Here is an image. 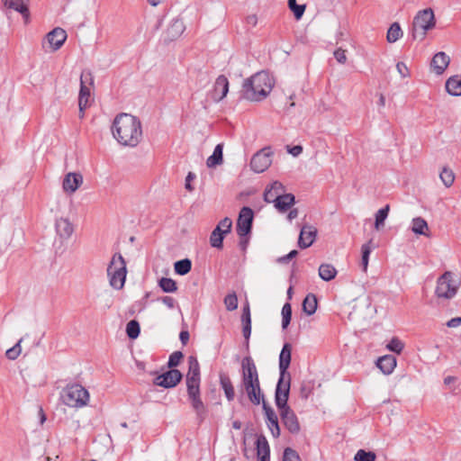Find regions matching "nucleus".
Masks as SVG:
<instances>
[{
	"mask_svg": "<svg viewBox=\"0 0 461 461\" xmlns=\"http://www.w3.org/2000/svg\"><path fill=\"white\" fill-rule=\"evenodd\" d=\"M112 133L121 145L134 148L142 139L141 122L134 115L122 113L113 119Z\"/></svg>",
	"mask_w": 461,
	"mask_h": 461,
	"instance_id": "obj_1",
	"label": "nucleus"
},
{
	"mask_svg": "<svg viewBox=\"0 0 461 461\" xmlns=\"http://www.w3.org/2000/svg\"><path fill=\"white\" fill-rule=\"evenodd\" d=\"M240 388L252 404L259 405L265 401L260 387L258 372L254 360L250 357H245L241 361Z\"/></svg>",
	"mask_w": 461,
	"mask_h": 461,
	"instance_id": "obj_2",
	"label": "nucleus"
},
{
	"mask_svg": "<svg viewBox=\"0 0 461 461\" xmlns=\"http://www.w3.org/2000/svg\"><path fill=\"white\" fill-rule=\"evenodd\" d=\"M274 81L267 72L261 71L247 78L242 85V95L249 101H261L271 92Z\"/></svg>",
	"mask_w": 461,
	"mask_h": 461,
	"instance_id": "obj_3",
	"label": "nucleus"
},
{
	"mask_svg": "<svg viewBox=\"0 0 461 461\" xmlns=\"http://www.w3.org/2000/svg\"><path fill=\"white\" fill-rule=\"evenodd\" d=\"M61 398L67 406L78 409L87 405L89 393L81 384H73L64 388Z\"/></svg>",
	"mask_w": 461,
	"mask_h": 461,
	"instance_id": "obj_4",
	"label": "nucleus"
},
{
	"mask_svg": "<svg viewBox=\"0 0 461 461\" xmlns=\"http://www.w3.org/2000/svg\"><path fill=\"white\" fill-rule=\"evenodd\" d=\"M435 16L432 9L420 11L412 22L411 36L413 40L422 41L428 31L435 26Z\"/></svg>",
	"mask_w": 461,
	"mask_h": 461,
	"instance_id": "obj_5",
	"label": "nucleus"
},
{
	"mask_svg": "<svg viewBox=\"0 0 461 461\" xmlns=\"http://www.w3.org/2000/svg\"><path fill=\"white\" fill-rule=\"evenodd\" d=\"M126 274V262L123 257L120 253L114 254L107 267L111 286L117 290L122 289L125 283Z\"/></svg>",
	"mask_w": 461,
	"mask_h": 461,
	"instance_id": "obj_6",
	"label": "nucleus"
},
{
	"mask_svg": "<svg viewBox=\"0 0 461 461\" xmlns=\"http://www.w3.org/2000/svg\"><path fill=\"white\" fill-rule=\"evenodd\" d=\"M460 281L450 271H446L438 278L435 294L438 298L451 299L459 288Z\"/></svg>",
	"mask_w": 461,
	"mask_h": 461,
	"instance_id": "obj_7",
	"label": "nucleus"
},
{
	"mask_svg": "<svg viewBox=\"0 0 461 461\" xmlns=\"http://www.w3.org/2000/svg\"><path fill=\"white\" fill-rule=\"evenodd\" d=\"M94 85V77L89 70H85L80 76V90L78 96V106L80 117L85 114V110L89 105L91 97V87Z\"/></svg>",
	"mask_w": 461,
	"mask_h": 461,
	"instance_id": "obj_8",
	"label": "nucleus"
},
{
	"mask_svg": "<svg viewBox=\"0 0 461 461\" xmlns=\"http://www.w3.org/2000/svg\"><path fill=\"white\" fill-rule=\"evenodd\" d=\"M290 386L291 376L279 375V379L275 393V402L278 411L290 407L287 404L290 393Z\"/></svg>",
	"mask_w": 461,
	"mask_h": 461,
	"instance_id": "obj_9",
	"label": "nucleus"
},
{
	"mask_svg": "<svg viewBox=\"0 0 461 461\" xmlns=\"http://www.w3.org/2000/svg\"><path fill=\"white\" fill-rule=\"evenodd\" d=\"M191 406L196 414L199 423L203 422L208 414V409L202 401L200 387L186 388Z\"/></svg>",
	"mask_w": 461,
	"mask_h": 461,
	"instance_id": "obj_10",
	"label": "nucleus"
},
{
	"mask_svg": "<svg viewBox=\"0 0 461 461\" xmlns=\"http://www.w3.org/2000/svg\"><path fill=\"white\" fill-rule=\"evenodd\" d=\"M254 212L250 207L244 206L241 208L237 220V233L242 238L249 235L251 231Z\"/></svg>",
	"mask_w": 461,
	"mask_h": 461,
	"instance_id": "obj_11",
	"label": "nucleus"
},
{
	"mask_svg": "<svg viewBox=\"0 0 461 461\" xmlns=\"http://www.w3.org/2000/svg\"><path fill=\"white\" fill-rule=\"evenodd\" d=\"M270 190L264 192V200L267 203H274L275 207L281 212H286L294 203V195L292 194H280L273 196Z\"/></svg>",
	"mask_w": 461,
	"mask_h": 461,
	"instance_id": "obj_12",
	"label": "nucleus"
},
{
	"mask_svg": "<svg viewBox=\"0 0 461 461\" xmlns=\"http://www.w3.org/2000/svg\"><path fill=\"white\" fill-rule=\"evenodd\" d=\"M186 388L200 387V365L194 356L188 357V372L186 374Z\"/></svg>",
	"mask_w": 461,
	"mask_h": 461,
	"instance_id": "obj_13",
	"label": "nucleus"
},
{
	"mask_svg": "<svg viewBox=\"0 0 461 461\" xmlns=\"http://www.w3.org/2000/svg\"><path fill=\"white\" fill-rule=\"evenodd\" d=\"M279 414L284 426L290 433L298 434L300 432V422L291 407L279 410Z\"/></svg>",
	"mask_w": 461,
	"mask_h": 461,
	"instance_id": "obj_14",
	"label": "nucleus"
},
{
	"mask_svg": "<svg viewBox=\"0 0 461 461\" xmlns=\"http://www.w3.org/2000/svg\"><path fill=\"white\" fill-rule=\"evenodd\" d=\"M182 379V374L177 369H170L154 379L156 385L164 388L175 387Z\"/></svg>",
	"mask_w": 461,
	"mask_h": 461,
	"instance_id": "obj_15",
	"label": "nucleus"
},
{
	"mask_svg": "<svg viewBox=\"0 0 461 461\" xmlns=\"http://www.w3.org/2000/svg\"><path fill=\"white\" fill-rule=\"evenodd\" d=\"M270 153L267 149L257 152L250 160V167L256 173H262L271 165Z\"/></svg>",
	"mask_w": 461,
	"mask_h": 461,
	"instance_id": "obj_16",
	"label": "nucleus"
},
{
	"mask_svg": "<svg viewBox=\"0 0 461 461\" xmlns=\"http://www.w3.org/2000/svg\"><path fill=\"white\" fill-rule=\"evenodd\" d=\"M262 408L266 415L267 428L271 431L272 436L277 438L281 432L277 415L265 401H263Z\"/></svg>",
	"mask_w": 461,
	"mask_h": 461,
	"instance_id": "obj_17",
	"label": "nucleus"
},
{
	"mask_svg": "<svg viewBox=\"0 0 461 461\" xmlns=\"http://www.w3.org/2000/svg\"><path fill=\"white\" fill-rule=\"evenodd\" d=\"M67 37L68 35L66 31L62 28L57 27L46 35V41L50 44V48L53 51H56L61 48L66 41Z\"/></svg>",
	"mask_w": 461,
	"mask_h": 461,
	"instance_id": "obj_18",
	"label": "nucleus"
},
{
	"mask_svg": "<svg viewBox=\"0 0 461 461\" xmlns=\"http://www.w3.org/2000/svg\"><path fill=\"white\" fill-rule=\"evenodd\" d=\"M317 237V229L312 225H303L301 229L298 246L301 249H307L311 247L315 241Z\"/></svg>",
	"mask_w": 461,
	"mask_h": 461,
	"instance_id": "obj_19",
	"label": "nucleus"
},
{
	"mask_svg": "<svg viewBox=\"0 0 461 461\" xmlns=\"http://www.w3.org/2000/svg\"><path fill=\"white\" fill-rule=\"evenodd\" d=\"M185 30V25L182 19L174 18L165 32V41H173L178 39Z\"/></svg>",
	"mask_w": 461,
	"mask_h": 461,
	"instance_id": "obj_20",
	"label": "nucleus"
},
{
	"mask_svg": "<svg viewBox=\"0 0 461 461\" xmlns=\"http://www.w3.org/2000/svg\"><path fill=\"white\" fill-rule=\"evenodd\" d=\"M55 230L59 239L67 240L72 236L74 226L68 218L60 217L56 220Z\"/></svg>",
	"mask_w": 461,
	"mask_h": 461,
	"instance_id": "obj_21",
	"label": "nucleus"
},
{
	"mask_svg": "<svg viewBox=\"0 0 461 461\" xmlns=\"http://www.w3.org/2000/svg\"><path fill=\"white\" fill-rule=\"evenodd\" d=\"M228 92V78L224 75H221L215 80L212 97L215 102H220L227 95Z\"/></svg>",
	"mask_w": 461,
	"mask_h": 461,
	"instance_id": "obj_22",
	"label": "nucleus"
},
{
	"mask_svg": "<svg viewBox=\"0 0 461 461\" xmlns=\"http://www.w3.org/2000/svg\"><path fill=\"white\" fill-rule=\"evenodd\" d=\"M292 346L289 343H285L279 355V372L282 376H291L287 372L291 363Z\"/></svg>",
	"mask_w": 461,
	"mask_h": 461,
	"instance_id": "obj_23",
	"label": "nucleus"
},
{
	"mask_svg": "<svg viewBox=\"0 0 461 461\" xmlns=\"http://www.w3.org/2000/svg\"><path fill=\"white\" fill-rule=\"evenodd\" d=\"M449 62V57L445 52L439 51L434 55L430 65L437 75H441L448 67Z\"/></svg>",
	"mask_w": 461,
	"mask_h": 461,
	"instance_id": "obj_24",
	"label": "nucleus"
},
{
	"mask_svg": "<svg viewBox=\"0 0 461 461\" xmlns=\"http://www.w3.org/2000/svg\"><path fill=\"white\" fill-rule=\"evenodd\" d=\"M257 455L259 461H270V447L264 435L258 437L256 441Z\"/></svg>",
	"mask_w": 461,
	"mask_h": 461,
	"instance_id": "obj_25",
	"label": "nucleus"
},
{
	"mask_svg": "<svg viewBox=\"0 0 461 461\" xmlns=\"http://www.w3.org/2000/svg\"><path fill=\"white\" fill-rule=\"evenodd\" d=\"M83 182L80 174L68 173L63 180V189L68 193H74Z\"/></svg>",
	"mask_w": 461,
	"mask_h": 461,
	"instance_id": "obj_26",
	"label": "nucleus"
},
{
	"mask_svg": "<svg viewBox=\"0 0 461 461\" xmlns=\"http://www.w3.org/2000/svg\"><path fill=\"white\" fill-rule=\"evenodd\" d=\"M396 358L392 355H385L376 360V366L384 374L390 375L396 366Z\"/></svg>",
	"mask_w": 461,
	"mask_h": 461,
	"instance_id": "obj_27",
	"label": "nucleus"
},
{
	"mask_svg": "<svg viewBox=\"0 0 461 461\" xmlns=\"http://www.w3.org/2000/svg\"><path fill=\"white\" fill-rule=\"evenodd\" d=\"M5 5L10 9L20 13L25 19V23L29 20V9L25 0H3Z\"/></svg>",
	"mask_w": 461,
	"mask_h": 461,
	"instance_id": "obj_28",
	"label": "nucleus"
},
{
	"mask_svg": "<svg viewBox=\"0 0 461 461\" xmlns=\"http://www.w3.org/2000/svg\"><path fill=\"white\" fill-rule=\"evenodd\" d=\"M220 384L221 389L224 392L225 397L229 402H231L234 400L235 397V391L234 387L232 385L231 380L226 374H221L220 375Z\"/></svg>",
	"mask_w": 461,
	"mask_h": 461,
	"instance_id": "obj_29",
	"label": "nucleus"
},
{
	"mask_svg": "<svg viewBox=\"0 0 461 461\" xmlns=\"http://www.w3.org/2000/svg\"><path fill=\"white\" fill-rule=\"evenodd\" d=\"M447 92L453 96L461 95V77L458 75L450 77L446 82Z\"/></svg>",
	"mask_w": 461,
	"mask_h": 461,
	"instance_id": "obj_30",
	"label": "nucleus"
},
{
	"mask_svg": "<svg viewBox=\"0 0 461 461\" xmlns=\"http://www.w3.org/2000/svg\"><path fill=\"white\" fill-rule=\"evenodd\" d=\"M223 144L220 143L216 145L212 154L207 158L206 165L208 167H215L221 165L223 161L222 158Z\"/></svg>",
	"mask_w": 461,
	"mask_h": 461,
	"instance_id": "obj_31",
	"label": "nucleus"
},
{
	"mask_svg": "<svg viewBox=\"0 0 461 461\" xmlns=\"http://www.w3.org/2000/svg\"><path fill=\"white\" fill-rule=\"evenodd\" d=\"M337 276V270L331 264H321L319 267V276L324 281H330Z\"/></svg>",
	"mask_w": 461,
	"mask_h": 461,
	"instance_id": "obj_32",
	"label": "nucleus"
},
{
	"mask_svg": "<svg viewBox=\"0 0 461 461\" xmlns=\"http://www.w3.org/2000/svg\"><path fill=\"white\" fill-rule=\"evenodd\" d=\"M429 230L427 221L421 217H416L411 221V230L418 235L428 236Z\"/></svg>",
	"mask_w": 461,
	"mask_h": 461,
	"instance_id": "obj_33",
	"label": "nucleus"
},
{
	"mask_svg": "<svg viewBox=\"0 0 461 461\" xmlns=\"http://www.w3.org/2000/svg\"><path fill=\"white\" fill-rule=\"evenodd\" d=\"M317 309V299L313 294H309L306 295L303 302V311L307 315H312Z\"/></svg>",
	"mask_w": 461,
	"mask_h": 461,
	"instance_id": "obj_34",
	"label": "nucleus"
},
{
	"mask_svg": "<svg viewBox=\"0 0 461 461\" xmlns=\"http://www.w3.org/2000/svg\"><path fill=\"white\" fill-rule=\"evenodd\" d=\"M390 211L389 204L379 209L375 213V229L380 230L384 226V221L386 220Z\"/></svg>",
	"mask_w": 461,
	"mask_h": 461,
	"instance_id": "obj_35",
	"label": "nucleus"
},
{
	"mask_svg": "<svg viewBox=\"0 0 461 461\" xmlns=\"http://www.w3.org/2000/svg\"><path fill=\"white\" fill-rule=\"evenodd\" d=\"M402 36V31L398 23H393L387 31L386 39L390 43L397 41Z\"/></svg>",
	"mask_w": 461,
	"mask_h": 461,
	"instance_id": "obj_36",
	"label": "nucleus"
},
{
	"mask_svg": "<svg viewBox=\"0 0 461 461\" xmlns=\"http://www.w3.org/2000/svg\"><path fill=\"white\" fill-rule=\"evenodd\" d=\"M224 233L220 230V228H215L211 236H210V243L211 246L217 249H221L223 246V239Z\"/></svg>",
	"mask_w": 461,
	"mask_h": 461,
	"instance_id": "obj_37",
	"label": "nucleus"
},
{
	"mask_svg": "<svg viewBox=\"0 0 461 461\" xmlns=\"http://www.w3.org/2000/svg\"><path fill=\"white\" fill-rule=\"evenodd\" d=\"M175 272L180 276H185L190 272L192 262L188 258L178 260L175 263Z\"/></svg>",
	"mask_w": 461,
	"mask_h": 461,
	"instance_id": "obj_38",
	"label": "nucleus"
},
{
	"mask_svg": "<svg viewBox=\"0 0 461 461\" xmlns=\"http://www.w3.org/2000/svg\"><path fill=\"white\" fill-rule=\"evenodd\" d=\"M373 249L372 241H368L362 245L361 247V266L363 267V270L366 272L368 267V261H369V256Z\"/></svg>",
	"mask_w": 461,
	"mask_h": 461,
	"instance_id": "obj_39",
	"label": "nucleus"
},
{
	"mask_svg": "<svg viewBox=\"0 0 461 461\" xmlns=\"http://www.w3.org/2000/svg\"><path fill=\"white\" fill-rule=\"evenodd\" d=\"M158 285L165 293H174L177 289L176 283L173 279L167 277H162L158 281Z\"/></svg>",
	"mask_w": 461,
	"mask_h": 461,
	"instance_id": "obj_40",
	"label": "nucleus"
},
{
	"mask_svg": "<svg viewBox=\"0 0 461 461\" xmlns=\"http://www.w3.org/2000/svg\"><path fill=\"white\" fill-rule=\"evenodd\" d=\"M227 311L232 312L238 308V297L235 292L228 294L223 300Z\"/></svg>",
	"mask_w": 461,
	"mask_h": 461,
	"instance_id": "obj_41",
	"label": "nucleus"
},
{
	"mask_svg": "<svg viewBox=\"0 0 461 461\" xmlns=\"http://www.w3.org/2000/svg\"><path fill=\"white\" fill-rule=\"evenodd\" d=\"M140 324L137 321L131 320L126 325V333L130 339H136L140 334Z\"/></svg>",
	"mask_w": 461,
	"mask_h": 461,
	"instance_id": "obj_42",
	"label": "nucleus"
},
{
	"mask_svg": "<svg viewBox=\"0 0 461 461\" xmlns=\"http://www.w3.org/2000/svg\"><path fill=\"white\" fill-rule=\"evenodd\" d=\"M292 318V307L289 303L284 304L282 308V328L285 330L290 324Z\"/></svg>",
	"mask_w": 461,
	"mask_h": 461,
	"instance_id": "obj_43",
	"label": "nucleus"
},
{
	"mask_svg": "<svg viewBox=\"0 0 461 461\" xmlns=\"http://www.w3.org/2000/svg\"><path fill=\"white\" fill-rule=\"evenodd\" d=\"M439 177L446 187H450L455 180V175L453 171L446 167L442 169Z\"/></svg>",
	"mask_w": 461,
	"mask_h": 461,
	"instance_id": "obj_44",
	"label": "nucleus"
},
{
	"mask_svg": "<svg viewBox=\"0 0 461 461\" xmlns=\"http://www.w3.org/2000/svg\"><path fill=\"white\" fill-rule=\"evenodd\" d=\"M288 6L297 20L302 18L305 11L304 5H297L296 0H288Z\"/></svg>",
	"mask_w": 461,
	"mask_h": 461,
	"instance_id": "obj_45",
	"label": "nucleus"
},
{
	"mask_svg": "<svg viewBox=\"0 0 461 461\" xmlns=\"http://www.w3.org/2000/svg\"><path fill=\"white\" fill-rule=\"evenodd\" d=\"M404 348V344L396 337L393 338L387 344L386 348L392 352L400 355Z\"/></svg>",
	"mask_w": 461,
	"mask_h": 461,
	"instance_id": "obj_46",
	"label": "nucleus"
},
{
	"mask_svg": "<svg viewBox=\"0 0 461 461\" xmlns=\"http://www.w3.org/2000/svg\"><path fill=\"white\" fill-rule=\"evenodd\" d=\"M375 454L374 452L368 451L366 452L364 449H359L354 457L355 461H375Z\"/></svg>",
	"mask_w": 461,
	"mask_h": 461,
	"instance_id": "obj_47",
	"label": "nucleus"
},
{
	"mask_svg": "<svg viewBox=\"0 0 461 461\" xmlns=\"http://www.w3.org/2000/svg\"><path fill=\"white\" fill-rule=\"evenodd\" d=\"M283 461H302V459L294 449L286 447L284 450Z\"/></svg>",
	"mask_w": 461,
	"mask_h": 461,
	"instance_id": "obj_48",
	"label": "nucleus"
},
{
	"mask_svg": "<svg viewBox=\"0 0 461 461\" xmlns=\"http://www.w3.org/2000/svg\"><path fill=\"white\" fill-rule=\"evenodd\" d=\"M21 341L20 339L13 348H9L5 352V356L10 360L16 359L21 354Z\"/></svg>",
	"mask_w": 461,
	"mask_h": 461,
	"instance_id": "obj_49",
	"label": "nucleus"
},
{
	"mask_svg": "<svg viewBox=\"0 0 461 461\" xmlns=\"http://www.w3.org/2000/svg\"><path fill=\"white\" fill-rule=\"evenodd\" d=\"M269 190L271 194H274L273 196L275 197L276 195H279L280 194L284 193L285 187L282 183L275 181L266 188L265 192H267Z\"/></svg>",
	"mask_w": 461,
	"mask_h": 461,
	"instance_id": "obj_50",
	"label": "nucleus"
},
{
	"mask_svg": "<svg viewBox=\"0 0 461 461\" xmlns=\"http://www.w3.org/2000/svg\"><path fill=\"white\" fill-rule=\"evenodd\" d=\"M184 355L181 351H175L173 352L168 359L167 365L169 367H176L179 365L181 359L183 358Z\"/></svg>",
	"mask_w": 461,
	"mask_h": 461,
	"instance_id": "obj_51",
	"label": "nucleus"
},
{
	"mask_svg": "<svg viewBox=\"0 0 461 461\" xmlns=\"http://www.w3.org/2000/svg\"><path fill=\"white\" fill-rule=\"evenodd\" d=\"M231 226H232V221L230 218L228 217H225L224 219H222L219 223L218 225L216 226V228H220V230L224 233V234H227L230 231V229H231Z\"/></svg>",
	"mask_w": 461,
	"mask_h": 461,
	"instance_id": "obj_52",
	"label": "nucleus"
},
{
	"mask_svg": "<svg viewBox=\"0 0 461 461\" xmlns=\"http://www.w3.org/2000/svg\"><path fill=\"white\" fill-rule=\"evenodd\" d=\"M242 333L246 340V347L249 348V340L251 334V322H242Z\"/></svg>",
	"mask_w": 461,
	"mask_h": 461,
	"instance_id": "obj_53",
	"label": "nucleus"
},
{
	"mask_svg": "<svg viewBox=\"0 0 461 461\" xmlns=\"http://www.w3.org/2000/svg\"><path fill=\"white\" fill-rule=\"evenodd\" d=\"M334 58L336 59V60L340 63V64H345L346 61H347V56H346V50L341 49V48H339L337 49L334 53Z\"/></svg>",
	"mask_w": 461,
	"mask_h": 461,
	"instance_id": "obj_54",
	"label": "nucleus"
},
{
	"mask_svg": "<svg viewBox=\"0 0 461 461\" xmlns=\"http://www.w3.org/2000/svg\"><path fill=\"white\" fill-rule=\"evenodd\" d=\"M297 255H298V251L294 249V250L290 251L287 255L278 258L277 262L281 263V264L288 263L289 260L293 259Z\"/></svg>",
	"mask_w": 461,
	"mask_h": 461,
	"instance_id": "obj_55",
	"label": "nucleus"
},
{
	"mask_svg": "<svg viewBox=\"0 0 461 461\" xmlns=\"http://www.w3.org/2000/svg\"><path fill=\"white\" fill-rule=\"evenodd\" d=\"M396 68L402 77H407L410 76L409 69L403 62H398L396 64Z\"/></svg>",
	"mask_w": 461,
	"mask_h": 461,
	"instance_id": "obj_56",
	"label": "nucleus"
},
{
	"mask_svg": "<svg viewBox=\"0 0 461 461\" xmlns=\"http://www.w3.org/2000/svg\"><path fill=\"white\" fill-rule=\"evenodd\" d=\"M241 321L242 322H247V321L251 322L250 309H249V305L248 303L243 307Z\"/></svg>",
	"mask_w": 461,
	"mask_h": 461,
	"instance_id": "obj_57",
	"label": "nucleus"
},
{
	"mask_svg": "<svg viewBox=\"0 0 461 461\" xmlns=\"http://www.w3.org/2000/svg\"><path fill=\"white\" fill-rule=\"evenodd\" d=\"M195 178V175L192 172H189L185 177V187L188 191H193L194 187L191 185V181Z\"/></svg>",
	"mask_w": 461,
	"mask_h": 461,
	"instance_id": "obj_58",
	"label": "nucleus"
},
{
	"mask_svg": "<svg viewBox=\"0 0 461 461\" xmlns=\"http://www.w3.org/2000/svg\"><path fill=\"white\" fill-rule=\"evenodd\" d=\"M162 303L167 305L169 309H173L175 307L176 301L174 298L170 296H164L161 299Z\"/></svg>",
	"mask_w": 461,
	"mask_h": 461,
	"instance_id": "obj_59",
	"label": "nucleus"
},
{
	"mask_svg": "<svg viewBox=\"0 0 461 461\" xmlns=\"http://www.w3.org/2000/svg\"><path fill=\"white\" fill-rule=\"evenodd\" d=\"M461 325V317L452 318L447 322L448 328H456Z\"/></svg>",
	"mask_w": 461,
	"mask_h": 461,
	"instance_id": "obj_60",
	"label": "nucleus"
},
{
	"mask_svg": "<svg viewBox=\"0 0 461 461\" xmlns=\"http://www.w3.org/2000/svg\"><path fill=\"white\" fill-rule=\"evenodd\" d=\"M246 23L248 25H250L251 27H255L258 23L257 15L256 14L248 15L246 18Z\"/></svg>",
	"mask_w": 461,
	"mask_h": 461,
	"instance_id": "obj_61",
	"label": "nucleus"
},
{
	"mask_svg": "<svg viewBox=\"0 0 461 461\" xmlns=\"http://www.w3.org/2000/svg\"><path fill=\"white\" fill-rule=\"evenodd\" d=\"M288 151L294 157H297L303 152V147L296 145V146H294L293 148L289 149Z\"/></svg>",
	"mask_w": 461,
	"mask_h": 461,
	"instance_id": "obj_62",
	"label": "nucleus"
},
{
	"mask_svg": "<svg viewBox=\"0 0 461 461\" xmlns=\"http://www.w3.org/2000/svg\"><path fill=\"white\" fill-rule=\"evenodd\" d=\"M190 338L189 332L187 330H182L179 334L180 341L183 345H186Z\"/></svg>",
	"mask_w": 461,
	"mask_h": 461,
	"instance_id": "obj_63",
	"label": "nucleus"
},
{
	"mask_svg": "<svg viewBox=\"0 0 461 461\" xmlns=\"http://www.w3.org/2000/svg\"><path fill=\"white\" fill-rule=\"evenodd\" d=\"M297 216H298V210L292 209V210H290L287 218L289 221H292L293 219H295Z\"/></svg>",
	"mask_w": 461,
	"mask_h": 461,
	"instance_id": "obj_64",
	"label": "nucleus"
}]
</instances>
